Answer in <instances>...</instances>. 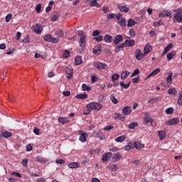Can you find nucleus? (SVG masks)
<instances>
[{"label": "nucleus", "instance_id": "1", "mask_svg": "<svg viewBox=\"0 0 182 182\" xmlns=\"http://www.w3.org/2000/svg\"><path fill=\"white\" fill-rule=\"evenodd\" d=\"M86 107L87 109V113H85V115L87 116V114H90V112L92 110H102V107H103V106L100 103L91 102L87 104Z\"/></svg>", "mask_w": 182, "mask_h": 182}, {"label": "nucleus", "instance_id": "2", "mask_svg": "<svg viewBox=\"0 0 182 182\" xmlns=\"http://www.w3.org/2000/svg\"><path fill=\"white\" fill-rule=\"evenodd\" d=\"M78 36H79V44L81 48L80 50V52H83L85 48H86V35L83 33L82 31H78Z\"/></svg>", "mask_w": 182, "mask_h": 182}, {"label": "nucleus", "instance_id": "3", "mask_svg": "<svg viewBox=\"0 0 182 182\" xmlns=\"http://www.w3.org/2000/svg\"><path fill=\"white\" fill-rule=\"evenodd\" d=\"M176 14L173 15L174 19L178 23H182V9L180 8H178L176 9L173 10Z\"/></svg>", "mask_w": 182, "mask_h": 182}, {"label": "nucleus", "instance_id": "4", "mask_svg": "<svg viewBox=\"0 0 182 182\" xmlns=\"http://www.w3.org/2000/svg\"><path fill=\"white\" fill-rule=\"evenodd\" d=\"M78 134H80L79 140L81 143H86L88 137V134L86 132H83V131H78Z\"/></svg>", "mask_w": 182, "mask_h": 182}, {"label": "nucleus", "instance_id": "5", "mask_svg": "<svg viewBox=\"0 0 182 182\" xmlns=\"http://www.w3.org/2000/svg\"><path fill=\"white\" fill-rule=\"evenodd\" d=\"M159 18H166L167 16H168L169 18H171V11H168V10H164L161 12H159Z\"/></svg>", "mask_w": 182, "mask_h": 182}, {"label": "nucleus", "instance_id": "6", "mask_svg": "<svg viewBox=\"0 0 182 182\" xmlns=\"http://www.w3.org/2000/svg\"><path fill=\"white\" fill-rule=\"evenodd\" d=\"M94 65L97 69H99L100 70H102V69H106L107 68V65L106 63H103L100 61H97L94 63Z\"/></svg>", "mask_w": 182, "mask_h": 182}, {"label": "nucleus", "instance_id": "7", "mask_svg": "<svg viewBox=\"0 0 182 182\" xmlns=\"http://www.w3.org/2000/svg\"><path fill=\"white\" fill-rule=\"evenodd\" d=\"M33 31L35 33H42V31H43V28H42V25L39 23H36L35 26H33Z\"/></svg>", "mask_w": 182, "mask_h": 182}, {"label": "nucleus", "instance_id": "8", "mask_svg": "<svg viewBox=\"0 0 182 182\" xmlns=\"http://www.w3.org/2000/svg\"><path fill=\"white\" fill-rule=\"evenodd\" d=\"M144 56H146V55H144V53H142L140 49H136L135 50V58L137 60H141Z\"/></svg>", "mask_w": 182, "mask_h": 182}, {"label": "nucleus", "instance_id": "9", "mask_svg": "<svg viewBox=\"0 0 182 182\" xmlns=\"http://www.w3.org/2000/svg\"><path fill=\"white\" fill-rule=\"evenodd\" d=\"M180 119L178 118H173L168 120L166 122V126H174V124H178Z\"/></svg>", "mask_w": 182, "mask_h": 182}, {"label": "nucleus", "instance_id": "10", "mask_svg": "<svg viewBox=\"0 0 182 182\" xmlns=\"http://www.w3.org/2000/svg\"><path fill=\"white\" fill-rule=\"evenodd\" d=\"M93 136L94 137H97L100 140H105V134L101 131L94 132Z\"/></svg>", "mask_w": 182, "mask_h": 182}, {"label": "nucleus", "instance_id": "11", "mask_svg": "<svg viewBox=\"0 0 182 182\" xmlns=\"http://www.w3.org/2000/svg\"><path fill=\"white\" fill-rule=\"evenodd\" d=\"M153 50V47L150 44L146 45L144 48V55L147 56Z\"/></svg>", "mask_w": 182, "mask_h": 182}, {"label": "nucleus", "instance_id": "12", "mask_svg": "<svg viewBox=\"0 0 182 182\" xmlns=\"http://www.w3.org/2000/svg\"><path fill=\"white\" fill-rule=\"evenodd\" d=\"M124 47L126 46L127 48L134 46L136 42L134 40H126L124 43H123Z\"/></svg>", "mask_w": 182, "mask_h": 182}, {"label": "nucleus", "instance_id": "13", "mask_svg": "<svg viewBox=\"0 0 182 182\" xmlns=\"http://www.w3.org/2000/svg\"><path fill=\"white\" fill-rule=\"evenodd\" d=\"M100 53H102V45L95 46L93 49V54L100 55Z\"/></svg>", "mask_w": 182, "mask_h": 182}, {"label": "nucleus", "instance_id": "14", "mask_svg": "<svg viewBox=\"0 0 182 182\" xmlns=\"http://www.w3.org/2000/svg\"><path fill=\"white\" fill-rule=\"evenodd\" d=\"M113 154L112 152H107L102 156V161H109L110 159H112V156Z\"/></svg>", "mask_w": 182, "mask_h": 182}, {"label": "nucleus", "instance_id": "15", "mask_svg": "<svg viewBox=\"0 0 182 182\" xmlns=\"http://www.w3.org/2000/svg\"><path fill=\"white\" fill-rule=\"evenodd\" d=\"M132 113V108L130 106H126L122 109V114H124L125 116H129Z\"/></svg>", "mask_w": 182, "mask_h": 182}, {"label": "nucleus", "instance_id": "16", "mask_svg": "<svg viewBox=\"0 0 182 182\" xmlns=\"http://www.w3.org/2000/svg\"><path fill=\"white\" fill-rule=\"evenodd\" d=\"M120 42H123V36L122 35H117L114 38V45H119Z\"/></svg>", "mask_w": 182, "mask_h": 182}, {"label": "nucleus", "instance_id": "17", "mask_svg": "<svg viewBox=\"0 0 182 182\" xmlns=\"http://www.w3.org/2000/svg\"><path fill=\"white\" fill-rule=\"evenodd\" d=\"M107 168L110 171H117V170H119V166L117 164H109L107 166Z\"/></svg>", "mask_w": 182, "mask_h": 182}, {"label": "nucleus", "instance_id": "18", "mask_svg": "<svg viewBox=\"0 0 182 182\" xmlns=\"http://www.w3.org/2000/svg\"><path fill=\"white\" fill-rule=\"evenodd\" d=\"M68 79H71L73 76V69L72 68H67L65 70Z\"/></svg>", "mask_w": 182, "mask_h": 182}, {"label": "nucleus", "instance_id": "19", "mask_svg": "<svg viewBox=\"0 0 182 182\" xmlns=\"http://www.w3.org/2000/svg\"><path fill=\"white\" fill-rule=\"evenodd\" d=\"M69 168H79L80 167V164L78 162H72L68 164Z\"/></svg>", "mask_w": 182, "mask_h": 182}, {"label": "nucleus", "instance_id": "20", "mask_svg": "<svg viewBox=\"0 0 182 182\" xmlns=\"http://www.w3.org/2000/svg\"><path fill=\"white\" fill-rule=\"evenodd\" d=\"M1 133L4 139H9V137H12V133L8 131H1Z\"/></svg>", "mask_w": 182, "mask_h": 182}, {"label": "nucleus", "instance_id": "21", "mask_svg": "<svg viewBox=\"0 0 182 182\" xmlns=\"http://www.w3.org/2000/svg\"><path fill=\"white\" fill-rule=\"evenodd\" d=\"M121 159L122 154H120V153L119 152L114 154V156H112V160L114 161V163H116V161H119Z\"/></svg>", "mask_w": 182, "mask_h": 182}, {"label": "nucleus", "instance_id": "22", "mask_svg": "<svg viewBox=\"0 0 182 182\" xmlns=\"http://www.w3.org/2000/svg\"><path fill=\"white\" fill-rule=\"evenodd\" d=\"M82 62L83 61L82 60V57L81 56H77L75 58L74 65H75V66H79V65H82Z\"/></svg>", "mask_w": 182, "mask_h": 182}, {"label": "nucleus", "instance_id": "23", "mask_svg": "<svg viewBox=\"0 0 182 182\" xmlns=\"http://www.w3.org/2000/svg\"><path fill=\"white\" fill-rule=\"evenodd\" d=\"M160 100H161V97H155L148 100V103H150L151 105H154V103H157V102H159Z\"/></svg>", "mask_w": 182, "mask_h": 182}, {"label": "nucleus", "instance_id": "24", "mask_svg": "<svg viewBox=\"0 0 182 182\" xmlns=\"http://www.w3.org/2000/svg\"><path fill=\"white\" fill-rule=\"evenodd\" d=\"M128 76H130V72L129 71H124L121 73L120 77L122 80H124L127 78Z\"/></svg>", "mask_w": 182, "mask_h": 182}, {"label": "nucleus", "instance_id": "25", "mask_svg": "<svg viewBox=\"0 0 182 182\" xmlns=\"http://www.w3.org/2000/svg\"><path fill=\"white\" fill-rule=\"evenodd\" d=\"M144 147V144H141L139 141L134 142V148L136 149V150H140Z\"/></svg>", "mask_w": 182, "mask_h": 182}, {"label": "nucleus", "instance_id": "26", "mask_svg": "<svg viewBox=\"0 0 182 182\" xmlns=\"http://www.w3.org/2000/svg\"><path fill=\"white\" fill-rule=\"evenodd\" d=\"M168 93L171 96H176L177 95V90L175 87H171L168 90Z\"/></svg>", "mask_w": 182, "mask_h": 182}, {"label": "nucleus", "instance_id": "27", "mask_svg": "<svg viewBox=\"0 0 182 182\" xmlns=\"http://www.w3.org/2000/svg\"><path fill=\"white\" fill-rule=\"evenodd\" d=\"M118 9H119L120 12H124L125 14H127V12L130 11V9L126 6H119Z\"/></svg>", "mask_w": 182, "mask_h": 182}, {"label": "nucleus", "instance_id": "28", "mask_svg": "<svg viewBox=\"0 0 182 182\" xmlns=\"http://www.w3.org/2000/svg\"><path fill=\"white\" fill-rule=\"evenodd\" d=\"M158 136L160 140H164V139H166V132H164V130L159 131Z\"/></svg>", "mask_w": 182, "mask_h": 182}, {"label": "nucleus", "instance_id": "29", "mask_svg": "<svg viewBox=\"0 0 182 182\" xmlns=\"http://www.w3.org/2000/svg\"><path fill=\"white\" fill-rule=\"evenodd\" d=\"M59 123H61V124H66V123H69V119L66 117H60L58 118Z\"/></svg>", "mask_w": 182, "mask_h": 182}, {"label": "nucleus", "instance_id": "30", "mask_svg": "<svg viewBox=\"0 0 182 182\" xmlns=\"http://www.w3.org/2000/svg\"><path fill=\"white\" fill-rule=\"evenodd\" d=\"M161 71V69L160 68H156L155 70H154L148 76V77H151V76H156V75H159V73H160V72Z\"/></svg>", "mask_w": 182, "mask_h": 182}, {"label": "nucleus", "instance_id": "31", "mask_svg": "<svg viewBox=\"0 0 182 182\" xmlns=\"http://www.w3.org/2000/svg\"><path fill=\"white\" fill-rule=\"evenodd\" d=\"M104 41L106 42V43H112V42H113V37L110 35H107L104 38Z\"/></svg>", "mask_w": 182, "mask_h": 182}, {"label": "nucleus", "instance_id": "32", "mask_svg": "<svg viewBox=\"0 0 182 182\" xmlns=\"http://www.w3.org/2000/svg\"><path fill=\"white\" fill-rule=\"evenodd\" d=\"M127 137L125 136V135H122L120 136H118L115 139V141H117V143H123V141H124L126 140Z\"/></svg>", "mask_w": 182, "mask_h": 182}, {"label": "nucleus", "instance_id": "33", "mask_svg": "<svg viewBox=\"0 0 182 182\" xmlns=\"http://www.w3.org/2000/svg\"><path fill=\"white\" fill-rule=\"evenodd\" d=\"M99 0H92L90 3V6H95V8H100L101 5L97 3Z\"/></svg>", "mask_w": 182, "mask_h": 182}, {"label": "nucleus", "instance_id": "34", "mask_svg": "<svg viewBox=\"0 0 182 182\" xmlns=\"http://www.w3.org/2000/svg\"><path fill=\"white\" fill-rule=\"evenodd\" d=\"M36 160L38 163H48V161H49V159H46L39 156H36Z\"/></svg>", "mask_w": 182, "mask_h": 182}, {"label": "nucleus", "instance_id": "35", "mask_svg": "<svg viewBox=\"0 0 182 182\" xmlns=\"http://www.w3.org/2000/svg\"><path fill=\"white\" fill-rule=\"evenodd\" d=\"M176 56V51H172L168 53L166 55L168 60H172V59Z\"/></svg>", "mask_w": 182, "mask_h": 182}, {"label": "nucleus", "instance_id": "36", "mask_svg": "<svg viewBox=\"0 0 182 182\" xmlns=\"http://www.w3.org/2000/svg\"><path fill=\"white\" fill-rule=\"evenodd\" d=\"M173 72H169L168 73V75L166 78V82L167 83H168L169 85H171V82L173 81Z\"/></svg>", "mask_w": 182, "mask_h": 182}, {"label": "nucleus", "instance_id": "37", "mask_svg": "<svg viewBox=\"0 0 182 182\" xmlns=\"http://www.w3.org/2000/svg\"><path fill=\"white\" fill-rule=\"evenodd\" d=\"M136 25V21L134 19L129 18L128 20L127 26L128 28H133Z\"/></svg>", "mask_w": 182, "mask_h": 182}, {"label": "nucleus", "instance_id": "38", "mask_svg": "<svg viewBox=\"0 0 182 182\" xmlns=\"http://www.w3.org/2000/svg\"><path fill=\"white\" fill-rule=\"evenodd\" d=\"M55 36H58V38H63V36H64L63 31L59 29L55 31Z\"/></svg>", "mask_w": 182, "mask_h": 182}, {"label": "nucleus", "instance_id": "39", "mask_svg": "<svg viewBox=\"0 0 182 182\" xmlns=\"http://www.w3.org/2000/svg\"><path fill=\"white\" fill-rule=\"evenodd\" d=\"M75 97L76 99H82L83 100L85 99H87V94H78Z\"/></svg>", "mask_w": 182, "mask_h": 182}, {"label": "nucleus", "instance_id": "40", "mask_svg": "<svg viewBox=\"0 0 182 182\" xmlns=\"http://www.w3.org/2000/svg\"><path fill=\"white\" fill-rule=\"evenodd\" d=\"M82 89L84 92H86V90L87 92H89V90H92V87L90 86H87V85H86L85 83L82 84Z\"/></svg>", "mask_w": 182, "mask_h": 182}, {"label": "nucleus", "instance_id": "41", "mask_svg": "<svg viewBox=\"0 0 182 182\" xmlns=\"http://www.w3.org/2000/svg\"><path fill=\"white\" fill-rule=\"evenodd\" d=\"M120 77V75L118 73H114L112 75L111 80L112 82H116Z\"/></svg>", "mask_w": 182, "mask_h": 182}, {"label": "nucleus", "instance_id": "42", "mask_svg": "<svg viewBox=\"0 0 182 182\" xmlns=\"http://www.w3.org/2000/svg\"><path fill=\"white\" fill-rule=\"evenodd\" d=\"M123 48H124V44L122 43L121 45L117 46L115 47L114 52H116L117 53L120 52V50L123 49Z\"/></svg>", "mask_w": 182, "mask_h": 182}, {"label": "nucleus", "instance_id": "43", "mask_svg": "<svg viewBox=\"0 0 182 182\" xmlns=\"http://www.w3.org/2000/svg\"><path fill=\"white\" fill-rule=\"evenodd\" d=\"M119 85L121 86V87H123V89H129V87H130V82H128L127 84H124V82L122 81L119 82Z\"/></svg>", "mask_w": 182, "mask_h": 182}, {"label": "nucleus", "instance_id": "44", "mask_svg": "<svg viewBox=\"0 0 182 182\" xmlns=\"http://www.w3.org/2000/svg\"><path fill=\"white\" fill-rule=\"evenodd\" d=\"M173 46H174V45L172 43H170L168 46L165 47L164 50L168 53L170 52V50H171V49H173Z\"/></svg>", "mask_w": 182, "mask_h": 182}, {"label": "nucleus", "instance_id": "45", "mask_svg": "<svg viewBox=\"0 0 182 182\" xmlns=\"http://www.w3.org/2000/svg\"><path fill=\"white\" fill-rule=\"evenodd\" d=\"M110 100L112 102V103H114V105H117V103H119V100L116 99V97H114V95H110Z\"/></svg>", "mask_w": 182, "mask_h": 182}, {"label": "nucleus", "instance_id": "46", "mask_svg": "<svg viewBox=\"0 0 182 182\" xmlns=\"http://www.w3.org/2000/svg\"><path fill=\"white\" fill-rule=\"evenodd\" d=\"M177 105H178V106L182 105V90L179 93V97L178 98Z\"/></svg>", "mask_w": 182, "mask_h": 182}, {"label": "nucleus", "instance_id": "47", "mask_svg": "<svg viewBox=\"0 0 182 182\" xmlns=\"http://www.w3.org/2000/svg\"><path fill=\"white\" fill-rule=\"evenodd\" d=\"M44 41H46V42H51L52 41V35L50 34H47L44 36L43 38Z\"/></svg>", "mask_w": 182, "mask_h": 182}, {"label": "nucleus", "instance_id": "48", "mask_svg": "<svg viewBox=\"0 0 182 182\" xmlns=\"http://www.w3.org/2000/svg\"><path fill=\"white\" fill-rule=\"evenodd\" d=\"M144 122L146 123V124L151 123V124H153V120L151 119V118H150L149 116H146L144 118Z\"/></svg>", "mask_w": 182, "mask_h": 182}, {"label": "nucleus", "instance_id": "49", "mask_svg": "<svg viewBox=\"0 0 182 182\" xmlns=\"http://www.w3.org/2000/svg\"><path fill=\"white\" fill-rule=\"evenodd\" d=\"M119 24L120 25V26H122V28L126 26V18H121L119 21Z\"/></svg>", "mask_w": 182, "mask_h": 182}, {"label": "nucleus", "instance_id": "50", "mask_svg": "<svg viewBox=\"0 0 182 182\" xmlns=\"http://www.w3.org/2000/svg\"><path fill=\"white\" fill-rule=\"evenodd\" d=\"M58 18H59V14L58 13L53 14L51 17V21L53 22H56V21H58Z\"/></svg>", "mask_w": 182, "mask_h": 182}, {"label": "nucleus", "instance_id": "51", "mask_svg": "<svg viewBox=\"0 0 182 182\" xmlns=\"http://www.w3.org/2000/svg\"><path fill=\"white\" fill-rule=\"evenodd\" d=\"M174 112V108L173 107H168L166 109V114H173Z\"/></svg>", "mask_w": 182, "mask_h": 182}, {"label": "nucleus", "instance_id": "52", "mask_svg": "<svg viewBox=\"0 0 182 182\" xmlns=\"http://www.w3.org/2000/svg\"><path fill=\"white\" fill-rule=\"evenodd\" d=\"M164 23H163V21L159 20V21H155L153 23L154 26H161V25H164Z\"/></svg>", "mask_w": 182, "mask_h": 182}, {"label": "nucleus", "instance_id": "53", "mask_svg": "<svg viewBox=\"0 0 182 182\" xmlns=\"http://www.w3.org/2000/svg\"><path fill=\"white\" fill-rule=\"evenodd\" d=\"M133 149V144H132V142H129L128 144V145L125 146V150L127 151H129L130 150H132Z\"/></svg>", "mask_w": 182, "mask_h": 182}, {"label": "nucleus", "instance_id": "54", "mask_svg": "<svg viewBox=\"0 0 182 182\" xmlns=\"http://www.w3.org/2000/svg\"><path fill=\"white\" fill-rule=\"evenodd\" d=\"M136 126H137V122L130 123L129 124V129H130L131 130H133L134 129H135V127H136Z\"/></svg>", "mask_w": 182, "mask_h": 182}, {"label": "nucleus", "instance_id": "55", "mask_svg": "<svg viewBox=\"0 0 182 182\" xmlns=\"http://www.w3.org/2000/svg\"><path fill=\"white\" fill-rule=\"evenodd\" d=\"M115 16H117L116 14H107V19H108V21H110V19H114Z\"/></svg>", "mask_w": 182, "mask_h": 182}, {"label": "nucleus", "instance_id": "56", "mask_svg": "<svg viewBox=\"0 0 182 182\" xmlns=\"http://www.w3.org/2000/svg\"><path fill=\"white\" fill-rule=\"evenodd\" d=\"M70 56V53L68 50H65L64 51L63 54V58H69Z\"/></svg>", "mask_w": 182, "mask_h": 182}, {"label": "nucleus", "instance_id": "57", "mask_svg": "<svg viewBox=\"0 0 182 182\" xmlns=\"http://www.w3.org/2000/svg\"><path fill=\"white\" fill-rule=\"evenodd\" d=\"M129 35H130V36H132V38L136 36V33L134 32V29L130 28L129 31Z\"/></svg>", "mask_w": 182, "mask_h": 182}, {"label": "nucleus", "instance_id": "58", "mask_svg": "<svg viewBox=\"0 0 182 182\" xmlns=\"http://www.w3.org/2000/svg\"><path fill=\"white\" fill-rule=\"evenodd\" d=\"M114 127L112 125H108L104 128L105 132H109L110 130H113Z\"/></svg>", "mask_w": 182, "mask_h": 182}, {"label": "nucleus", "instance_id": "59", "mask_svg": "<svg viewBox=\"0 0 182 182\" xmlns=\"http://www.w3.org/2000/svg\"><path fill=\"white\" fill-rule=\"evenodd\" d=\"M28 160L27 159H23L21 164L23 167H28Z\"/></svg>", "mask_w": 182, "mask_h": 182}, {"label": "nucleus", "instance_id": "60", "mask_svg": "<svg viewBox=\"0 0 182 182\" xmlns=\"http://www.w3.org/2000/svg\"><path fill=\"white\" fill-rule=\"evenodd\" d=\"M59 41H60L58 38L54 37V38H51V43H58L59 42Z\"/></svg>", "mask_w": 182, "mask_h": 182}, {"label": "nucleus", "instance_id": "61", "mask_svg": "<svg viewBox=\"0 0 182 182\" xmlns=\"http://www.w3.org/2000/svg\"><path fill=\"white\" fill-rule=\"evenodd\" d=\"M12 19V14H9L7 16H6V22H9Z\"/></svg>", "mask_w": 182, "mask_h": 182}, {"label": "nucleus", "instance_id": "62", "mask_svg": "<svg viewBox=\"0 0 182 182\" xmlns=\"http://www.w3.org/2000/svg\"><path fill=\"white\" fill-rule=\"evenodd\" d=\"M42 9V6L41 4H38L36 6V11L37 12V14H41V9Z\"/></svg>", "mask_w": 182, "mask_h": 182}, {"label": "nucleus", "instance_id": "63", "mask_svg": "<svg viewBox=\"0 0 182 182\" xmlns=\"http://www.w3.org/2000/svg\"><path fill=\"white\" fill-rule=\"evenodd\" d=\"M11 176H15L16 177H18V178H21L22 177V174L18 172H12Z\"/></svg>", "mask_w": 182, "mask_h": 182}, {"label": "nucleus", "instance_id": "64", "mask_svg": "<svg viewBox=\"0 0 182 182\" xmlns=\"http://www.w3.org/2000/svg\"><path fill=\"white\" fill-rule=\"evenodd\" d=\"M55 163H56V164H64L65 160H63V159H56Z\"/></svg>", "mask_w": 182, "mask_h": 182}]
</instances>
